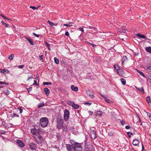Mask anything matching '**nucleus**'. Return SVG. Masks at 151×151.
<instances>
[{
	"mask_svg": "<svg viewBox=\"0 0 151 151\" xmlns=\"http://www.w3.org/2000/svg\"><path fill=\"white\" fill-rule=\"evenodd\" d=\"M63 126V120L61 116L57 118V127L58 129H62Z\"/></svg>",
	"mask_w": 151,
	"mask_h": 151,
	"instance_id": "f257e3e1",
	"label": "nucleus"
},
{
	"mask_svg": "<svg viewBox=\"0 0 151 151\" xmlns=\"http://www.w3.org/2000/svg\"><path fill=\"white\" fill-rule=\"evenodd\" d=\"M40 123L42 127H46L48 124L49 121L46 117H42L40 119Z\"/></svg>",
	"mask_w": 151,
	"mask_h": 151,
	"instance_id": "f03ea898",
	"label": "nucleus"
},
{
	"mask_svg": "<svg viewBox=\"0 0 151 151\" xmlns=\"http://www.w3.org/2000/svg\"><path fill=\"white\" fill-rule=\"evenodd\" d=\"M73 148L74 151H82L83 147H81V144L75 142L73 144Z\"/></svg>",
	"mask_w": 151,
	"mask_h": 151,
	"instance_id": "7ed1b4c3",
	"label": "nucleus"
},
{
	"mask_svg": "<svg viewBox=\"0 0 151 151\" xmlns=\"http://www.w3.org/2000/svg\"><path fill=\"white\" fill-rule=\"evenodd\" d=\"M37 134V135L34 136L33 137L35 140L36 141L37 144H41L43 141V138L40 135H38V134Z\"/></svg>",
	"mask_w": 151,
	"mask_h": 151,
	"instance_id": "20e7f679",
	"label": "nucleus"
},
{
	"mask_svg": "<svg viewBox=\"0 0 151 151\" xmlns=\"http://www.w3.org/2000/svg\"><path fill=\"white\" fill-rule=\"evenodd\" d=\"M60 61L61 66H71L70 64H68V60H66L65 58H63L62 60L60 59Z\"/></svg>",
	"mask_w": 151,
	"mask_h": 151,
	"instance_id": "39448f33",
	"label": "nucleus"
},
{
	"mask_svg": "<svg viewBox=\"0 0 151 151\" xmlns=\"http://www.w3.org/2000/svg\"><path fill=\"white\" fill-rule=\"evenodd\" d=\"M70 112L68 110H65L64 114V119L65 121H68L69 118Z\"/></svg>",
	"mask_w": 151,
	"mask_h": 151,
	"instance_id": "423d86ee",
	"label": "nucleus"
},
{
	"mask_svg": "<svg viewBox=\"0 0 151 151\" xmlns=\"http://www.w3.org/2000/svg\"><path fill=\"white\" fill-rule=\"evenodd\" d=\"M115 70H116L117 73L119 75H122L123 73V71L122 69H121L120 67H114Z\"/></svg>",
	"mask_w": 151,
	"mask_h": 151,
	"instance_id": "0eeeda50",
	"label": "nucleus"
},
{
	"mask_svg": "<svg viewBox=\"0 0 151 151\" xmlns=\"http://www.w3.org/2000/svg\"><path fill=\"white\" fill-rule=\"evenodd\" d=\"M90 134L91 138L93 139H95L97 137L96 131L94 130L91 129L90 131Z\"/></svg>",
	"mask_w": 151,
	"mask_h": 151,
	"instance_id": "6e6552de",
	"label": "nucleus"
},
{
	"mask_svg": "<svg viewBox=\"0 0 151 151\" xmlns=\"http://www.w3.org/2000/svg\"><path fill=\"white\" fill-rule=\"evenodd\" d=\"M29 148L31 150H35L37 148L36 144L34 143H31L29 145Z\"/></svg>",
	"mask_w": 151,
	"mask_h": 151,
	"instance_id": "1a4fd4ad",
	"label": "nucleus"
},
{
	"mask_svg": "<svg viewBox=\"0 0 151 151\" xmlns=\"http://www.w3.org/2000/svg\"><path fill=\"white\" fill-rule=\"evenodd\" d=\"M16 142L17 145L20 147H23L24 146V144L19 139H17Z\"/></svg>",
	"mask_w": 151,
	"mask_h": 151,
	"instance_id": "9d476101",
	"label": "nucleus"
},
{
	"mask_svg": "<svg viewBox=\"0 0 151 151\" xmlns=\"http://www.w3.org/2000/svg\"><path fill=\"white\" fill-rule=\"evenodd\" d=\"M31 133L33 135L35 136V135H37V129L34 128L31 129Z\"/></svg>",
	"mask_w": 151,
	"mask_h": 151,
	"instance_id": "9b49d317",
	"label": "nucleus"
},
{
	"mask_svg": "<svg viewBox=\"0 0 151 151\" xmlns=\"http://www.w3.org/2000/svg\"><path fill=\"white\" fill-rule=\"evenodd\" d=\"M25 38L29 41L31 45H34V42L32 39L30 37L25 36Z\"/></svg>",
	"mask_w": 151,
	"mask_h": 151,
	"instance_id": "f8f14e48",
	"label": "nucleus"
},
{
	"mask_svg": "<svg viewBox=\"0 0 151 151\" xmlns=\"http://www.w3.org/2000/svg\"><path fill=\"white\" fill-rule=\"evenodd\" d=\"M127 58L125 56H123L122 58V64L124 65L127 62Z\"/></svg>",
	"mask_w": 151,
	"mask_h": 151,
	"instance_id": "ddd939ff",
	"label": "nucleus"
},
{
	"mask_svg": "<svg viewBox=\"0 0 151 151\" xmlns=\"http://www.w3.org/2000/svg\"><path fill=\"white\" fill-rule=\"evenodd\" d=\"M66 147L68 151H72L73 145H71L69 144H67L66 145Z\"/></svg>",
	"mask_w": 151,
	"mask_h": 151,
	"instance_id": "4468645a",
	"label": "nucleus"
},
{
	"mask_svg": "<svg viewBox=\"0 0 151 151\" xmlns=\"http://www.w3.org/2000/svg\"><path fill=\"white\" fill-rule=\"evenodd\" d=\"M140 142L139 140L137 139H134L133 141V144L134 146H138Z\"/></svg>",
	"mask_w": 151,
	"mask_h": 151,
	"instance_id": "2eb2a0df",
	"label": "nucleus"
},
{
	"mask_svg": "<svg viewBox=\"0 0 151 151\" xmlns=\"http://www.w3.org/2000/svg\"><path fill=\"white\" fill-rule=\"evenodd\" d=\"M44 91L45 92L46 95L47 96H48L50 93V90L47 88H44Z\"/></svg>",
	"mask_w": 151,
	"mask_h": 151,
	"instance_id": "dca6fc26",
	"label": "nucleus"
},
{
	"mask_svg": "<svg viewBox=\"0 0 151 151\" xmlns=\"http://www.w3.org/2000/svg\"><path fill=\"white\" fill-rule=\"evenodd\" d=\"M44 133V131L42 129L39 128L37 129V134L38 135H40V134H42Z\"/></svg>",
	"mask_w": 151,
	"mask_h": 151,
	"instance_id": "f3484780",
	"label": "nucleus"
},
{
	"mask_svg": "<svg viewBox=\"0 0 151 151\" xmlns=\"http://www.w3.org/2000/svg\"><path fill=\"white\" fill-rule=\"evenodd\" d=\"M137 37L139 38H141L142 39H145L146 40L149 39H147L145 36L142 35L140 34H137Z\"/></svg>",
	"mask_w": 151,
	"mask_h": 151,
	"instance_id": "a211bd4d",
	"label": "nucleus"
},
{
	"mask_svg": "<svg viewBox=\"0 0 151 151\" xmlns=\"http://www.w3.org/2000/svg\"><path fill=\"white\" fill-rule=\"evenodd\" d=\"M44 44H45V46L47 48L48 50L50 51L51 50L50 47V45L46 41L44 42Z\"/></svg>",
	"mask_w": 151,
	"mask_h": 151,
	"instance_id": "6ab92c4d",
	"label": "nucleus"
},
{
	"mask_svg": "<svg viewBox=\"0 0 151 151\" xmlns=\"http://www.w3.org/2000/svg\"><path fill=\"white\" fill-rule=\"evenodd\" d=\"M71 90L74 91H77L78 88L77 87H75L73 85H72L71 86Z\"/></svg>",
	"mask_w": 151,
	"mask_h": 151,
	"instance_id": "aec40b11",
	"label": "nucleus"
},
{
	"mask_svg": "<svg viewBox=\"0 0 151 151\" xmlns=\"http://www.w3.org/2000/svg\"><path fill=\"white\" fill-rule=\"evenodd\" d=\"M1 72L3 74H6V73H9V71L6 69H4L2 70Z\"/></svg>",
	"mask_w": 151,
	"mask_h": 151,
	"instance_id": "412c9836",
	"label": "nucleus"
},
{
	"mask_svg": "<svg viewBox=\"0 0 151 151\" xmlns=\"http://www.w3.org/2000/svg\"><path fill=\"white\" fill-rule=\"evenodd\" d=\"M11 116L12 118H13L15 117H19V116L18 114H17L16 113H13L11 115Z\"/></svg>",
	"mask_w": 151,
	"mask_h": 151,
	"instance_id": "4be33fe9",
	"label": "nucleus"
},
{
	"mask_svg": "<svg viewBox=\"0 0 151 151\" xmlns=\"http://www.w3.org/2000/svg\"><path fill=\"white\" fill-rule=\"evenodd\" d=\"M41 5H39L37 7H36L34 6H29V8L32 9L33 10H35V9H38V8Z\"/></svg>",
	"mask_w": 151,
	"mask_h": 151,
	"instance_id": "5701e85b",
	"label": "nucleus"
},
{
	"mask_svg": "<svg viewBox=\"0 0 151 151\" xmlns=\"http://www.w3.org/2000/svg\"><path fill=\"white\" fill-rule=\"evenodd\" d=\"M145 50L147 52L151 53V47L150 46L146 47Z\"/></svg>",
	"mask_w": 151,
	"mask_h": 151,
	"instance_id": "b1692460",
	"label": "nucleus"
},
{
	"mask_svg": "<svg viewBox=\"0 0 151 151\" xmlns=\"http://www.w3.org/2000/svg\"><path fill=\"white\" fill-rule=\"evenodd\" d=\"M54 63L56 64H58L59 63L60 60L56 57H55L54 58Z\"/></svg>",
	"mask_w": 151,
	"mask_h": 151,
	"instance_id": "393cba45",
	"label": "nucleus"
},
{
	"mask_svg": "<svg viewBox=\"0 0 151 151\" xmlns=\"http://www.w3.org/2000/svg\"><path fill=\"white\" fill-rule=\"evenodd\" d=\"M104 100L107 103L109 104H111L112 103V101L109 99H108L107 98H105L104 97Z\"/></svg>",
	"mask_w": 151,
	"mask_h": 151,
	"instance_id": "a878e982",
	"label": "nucleus"
},
{
	"mask_svg": "<svg viewBox=\"0 0 151 151\" xmlns=\"http://www.w3.org/2000/svg\"><path fill=\"white\" fill-rule=\"evenodd\" d=\"M1 23L2 24L5 25L6 27H10V26L8 24L5 23L3 20L1 22Z\"/></svg>",
	"mask_w": 151,
	"mask_h": 151,
	"instance_id": "bb28decb",
	"label": "nucleus"
},
{
	"mask_svg": "<svg viewBox=\"0 0 151 151\" xmlns=\"http://www.w3.org/2000/svg\"><path fill=\"white\" fill-rule=\"evenodd\" d=\"M24 108L22 106H19L17 108V109H19V111L20 114H22Z\"/></svg>",
	"mask_w": 151,
	"mask_h": 151,
	"instance_id": "cd10ccee",
	"label": "nucleus"
},
{
	"mask_svg": "<svg viewBox=\"0 0 151 151\" xmlns=\"http://www.w3.org/2000/svg\"><path fill=\"white\" fill-rule=\"evenodd\" d=\"M146 100L148 102L149 104L151 106V101L150 100V98L149 96H148L147 97Z\"/></svg>",
	"mask_w": 151,
	"mask_h": 151,
	"instance_id": "c85d7f7f",
	"label": "nucleus"
},
{
	"mask_svg": "<svg viewBox=\"0 0 151 151\" xmlns=\"http://www.w3.org/2000/svg\"><path fill=\"white\" fill-rule=\"evenodd\" d=\"M56 137L59 140L61 139H62L61 136L60 135L59 133H57L56 135Z\"/></svg>",
	"mask_w": 151,
	"mask_h": 151,
	"instance_id": "c756f323",
	"label": "nucleus"
},
{
	"mask_svg": "<svg viewBox=\"0 0 151 151\" xmlns=\"http://www.w3.org/2000/svg\"><path fill=\"white\" fill-rule=\"evenodd\" d=\"M14 57V55L13 54H11L10 55H9L8 58L10 60H13Z\"/></svg>",
	"mask_w": 151,
	"mask_h": 151,
	"instance_id": "7c9ffc66",
	"label": "nucleus"
},
{
	"mask_svg": "<svg viewBox=\"0 0 151 151\" xmlns=\"http://www.w3.org/2000/svg\"><path fill=\"white\" fill-rule=\"evenodd\" d=\"M135 88L137 90H138L140 91L143 92L144 91V89L142 87L141 88H138L136 87Z\"/></svg>",
	"mask_w": 151,
	"mask_h": 151,
	"instance_id": "2f4dec72",
	"label": "nucleus"
},
{
	"mask_svg": "<svg viewBox=\"0 0 151 151\" xmlns=\"http://www.w3.org/2000/svg\"><path fill=\"white\" fill-rule=\"evenodd\" d=\"M72 107L75 109H78L79 108V105L75 104V103H74Z\"/></svg>",
	"mask_w": 151,
	"mask_h": 151,
	"instance_id": "473e14b6",
	"label": "nucleus"
},
{
	"mask_svg": "<svg viewBox=\"0 0 151 151\" xmlns=\"http://www.w3.org/2000/svg\"><path fill=\"white\" fill-rule=\"evenodd\" d=\"M120 80H121V82L122 83L123 85H125V84L126 83V80L122 78V79H121Z\"/></svg>",
	"mask_w": 151,
	"mask_h": 151,
	"instance_id": "72a5a7b5",
	"label": "nucleus"
},
{
	"mask_svg": "<svg viewBox=\"0 0 151 151\" xmlns=\"http://www.w3.org/2000/svg\"><path fill=\"white\" fill-rule=\"evenodd\" d=\"M137 71L138 73H139L140 74L141 76H142L144 78L145 77V75L143 74V73L142 72L140 71L139 70H137Z\"/></svg>",
	"mask_w": 151,
	"mask_h": 151,
	"instance_id": "f704fd0d",
	"label": "nucleus"
},
{
	"mask_svg": "<svg viewBox=\"0 0 151 151\" xmlns=\"http://www.w3.org/2000/svg\"><path fill=\"white\" fill-rule=\"evenodd\" d=\"M102 114V111H98L96 112V116H100Z\"/></svg>",
	"mask_w": 151,
	"mask_h": 151,
	"instance_id": "c9c22d12",
	"label": "nucleus"
},
{
	"mask_svg": "<svg viewBox=\"0 0 151 151\" xmlns=\"http://www.w3.org/2000/svg\"><path fill=\"white\" fill-rule=\"evenodd\" d=\"M2 125L5 128H6V127H7V123H5V122H2Z\"/></svg>",
	"mask_w": 151,
	"mask_h": 151,
	"instance_id": "e433bc0d",
	"label": "nucleus"
},
{
	"mask_svg": "<svg viewBox=\"0 0 151 151\" xmlns=\"http://www.w3.org/2000/svg\"><path fill=\"white\" fill-rule=\"evenodd\" d=\"M74 102H72L70 101H68V104H69L70 106H73V104L74 103Z\"/></svg>",
	"mask_w": 151,
	"mask_h": 151,
	"instance_id": "4c0bfd02",
	"label": "nucleus"
},
{
	"mask_svg": "<svg viewBox=\"0 0 151 151\" xmlns=\"http://www.w3.org/2000/svg\"><path fill=\"white\" fill-rule=\"evenodd\" d=\"M52 84V83L51 82H44L43 83V85L44 86L45 85H51Z\"/></svg>",
	"mask_w": 151,
	"mask_h": 151,
	"instance_id": "58836bf2",
	"label": "nucleus"
},
{
	"mask_svg": "<svg viewBox=\"0 0 151 151\" xmlns=\"http://www.w3.org/2000/svg\"><path fill=\"white\" fill-rule=\"evenodd\" d=\"M96 63H99L101 61V59L100 58H96Z\"/></svg>",
	"mask_w": 151,
	"mask_h": 151,
	"instance_id": "ea45409f",
	"label": "nucleus"
},
{
	"mask_svg": "<svg viewBox=\"0 0 151 151\" xmlns=\"http://www.w3.org/2000/svg\"><path fill=\"white\" fill-rule=\"evenodd\" d=\"M89 29H92L94 30L95 31H96L97 30L95 28V27H92V26H89L88 27Z\"/></svg>",
	"mask_w": 151,
	"mask_h": 151,
	"instance_id": "a19ab883",
	"label": "nucleus"
},
{
	"mask_svg": "<svg viewBox=\"0 0 151 151\" xmlns=\"http://www.w3.org/2000/svg\"><path fill=\"white\" fill-rule=\"evenodd\" d=\"M127 134L129 137L130 138L131 137V136L133 134L131 132H127Z\"/></svg>",
	"mask_w": 151,
	"mask_h": 151,
	"instance_id": "79ce46f5",
	"label": "nucleus"
},
{
	"mask_svg": "<svg viewBox=\"0 0 151 151\" xmlns=\"http://www.w3.org/2000/svg\"><path fill=\"white\" fill-rule=\"evenodd\" d=\"M44 105V104L43 103H40L39 104V105L38 106V108H40L41 107H42Z\"/></svg>",
	"mask_w": 151,
	"mask_h": 151,
	"instance_id": "37998d69",
	"label": "nucleus"
},
{
	"mask_svg": "<svg viewBox=\"0 0 151 151\" xmlns=\"http://www.w3.org/2000/svg\"><path fill=\"white\" fill-rule=\"evenodd\" d=\"M52 62L51 61H50V62H49L47 64V65H46V66H52Z\"/></svg>",
	"mask_w": 151,
	"mask_h": 151,
	"instance_id": "c03bdc74",
	"label": "nucleus"
},
{
	"mask_svg": "<svg viewBox=\"0 0 151 151\" xmlns=\"http://www.w3.org/2000/svg\"><path fill=\"white\" fill-rule=\"evenodd\" d=\"M147 115L149 118L148 119L151 121V114L147 112Z\"/></svg>",
	"mask_w": 151,
	"mask_h": 151,
	"instance_id": "a18cd8bd",
	"label": "nucleus"
},
{
	"mask_svg": "<svg viewBox=\"0 0 151 151\" xmlns=\"http://www.w3.org/2000/svg\"><path fill=\"white\" fill-rule=\"evenodd\" d=\"M43 55H40L39 56V58L40 59V60L41 61H43Z\"/></svg>",
	"mask_w": 151,
	"mask_h": 151,
	"instance_id": "49530a36",
	"label": "nucleus"
},
{
	"mask_svg": "<svg viewBox=\"0 0 151 151\" xmlns=\"http://www.w3.org/2000/svg\"><path fill=\"white\" fill-rule=\"evenodd\" d=\"M65 35V36L68 37L69 36V34L68 31H66Z\"/></svg>",
	"mask_w": 151,
	"mask_h": 151,
	"instance_id": "de8ad7c7",
	"label": "nucleus"
},
{
	"mask_svg": "<svg viewBox=\"0 0 151 151\" xmlns=\"http://www.w3.org/2000/svg\"><path fill=\"white\" fill-rule=\"evenodd\" d=\"M48 23L51 25H53L54 24V23L51 22H50V21L49 20H48L47 21Z\"/></svg>",
	"mask_w": 151,
	"mask_h": 151,
	"instance_id": "09e8293b",
	"label": "nucleus"
},
{
	"mask_svg": "<svg viewBox=\"0 0 151 151\" xmlns=\"http://www.w3.org/2000/svg\"><path fill=\"white\" fill-rule=\"evenodd\" d=\"M33 35L35 36L36 37H39L40 36L39 34H37L35 33H33Z\"/></svg>",
	"mask_w": 151,
	"mask_h": 151,
	"instance_id": "8fccbe9b",
	"label": "nucleus"
},
{
	"mask_svg": "<svg viewBox=\"0 0 151 151\" xmlns=\"http://www.w3.org/2000/svg\"><path fill=\"white\" fill-rule=\"evenodd\" d=\"M79 30L81 31L82 32H84V29L83 28L81 27L79 28Z\"/></svg>",
	"mask_w": 151,
	"mask_h": 151,
	"instance_id": "3c124183",
	"label": "nucleus"
},
{
	"mask_svg": "<svg viewBox=\"0 0 151 151\" xmlns=\"http://www.w3.org/2000/svg\"><path fill=\"white\" fill-rule=\"evenodd\" d=\"M63 26H66L67 27H70V26H72V25H70L69 24H63Z\"/></svg>",
	"mask_w": 151,
	"mask_h": 151,
	"instance_id": "603ef678",
	"label": "nucleus"
},
{
	"mask_svg": "<svg viewBox=\"0 0 151 151\" xmlns=\"http://www.w3.org/2000/svg\"><path fill=\"white\" fill-rule=\"evenodd\" d=\"M146 69L149 70L151 72V67H146Z\"/></svg>",
	"mask_w": 151,
	"mask_h": 151,
	"instance_id": "864d4df0",
	"label": "nucleus"
},
{
	"mask_svg": "<svg viewBox=\"0 0 151 151\" xmlns=\"http://www.w3.org/2000/svg\"><path fill=\"white\" fill-rule=\"evenodd\" d=\"M5 93L6 94V95H9V94H10V91H8V90H7L6 91H5Z\"/></svg>",
	"mask_w": 151,
	"mask_h": 151,
	"instance_id": "5fc2aeb1",
	"label": "nucleus"
},
{
	"mask_svg": "<svg viewBox=\"0 0 151 151\" xmlns=\"http://www.w3.org/2000/svg\"><path fill=\"white\" fill-rule=\"evenodd\" d=\"M6 132V131H4L2 130V131H0V134H3L4 133H5Z\"/></svg>",
	"mask_w": 151,
	"mask_h": 151,
	"instance_id": "6e6d98bb",
	"label": "nucleus"
},
{
	"mask_svg": "<svg viewBox=\"0 0 151 151\" xmlns=\"http://www.w3.org/2000/svg\"><path fill=\"white\" fill-rule=\"evenodd\" d=\"M32 87H30L27 89V90L28 91V92H29L30 91H31L32 90Z\"/></svg>",
	"mask_w": 151,
	"mask_h": 151,
	"instance_id": "4d7b16f0",
	"label": "nucleus"
},
{
	"mask_svg": "<svg viewBox=\"0 0 151 151\" xmlns=\"http://www.w3.org/2000/svg\"><path fill=\"white\" fill-rule=\"evenodd\" d=\"M120 122L122 125H124L125 124L124 122L122 120L120 121Z\"/></svg>",
	"mask_w": 151,
	"mask_h": 151,
	"instance_id": "13d9d810",
	"label": "nucleus"
},
{
	"mask_svg": "<svg viewBox=\"0 0 151 151\" xmlns=\"http://www.w3.org/2000/svg\"><path fill=\"white\" fill-rule=\"evenodd\" d=\"M130 127L129 126V125H127L125 127V128L127 129H128L129 128H130Z\"/></svg>",
	"mask_w": 151,
	"mask_h": 151,
	"instance_id": "bf43d9fd",
	"label": "nucleus"
},
{
	"mask_svg": "<svg viewBox=\"0 0 151 151\" xmlns=\"http://www.w3.org/2000/svg\"><path fill=\"white\" fill-rule=\"evenodd\" d=\"M84 104H87L89 106H90L91 105V103H89V102H86L84 103Z\"/></svg>",
	"mask_w": 151,
	"mask_h": 151,
	"instance_id": "052dcab7",
	"label": "nucleus"
},
{
	"mask_svg": "<svg viewBox=\"0 0 151 151\" xmlns=\"http://www.w3.org/2000/svg\"><path fill=\"white\" fill-rule=\"evenodd\" d=\"M33 85H36L37 86H38V84L37 83V82L36 81H34V83L33 84Z\"/></svg>",
	"mask_w": 151,
	"mask_h": 151,
	"instance_id": "680f3d73",
	"label": "nucleus"
},
{
	"mask_svg": "<svg viewBox=\"0 0 151 151\" xmlns=\"http://www.w3.org/2000/svg\"><path fill=\"white\" fill-rule=\"evenodd\" d=\"M86 43H88L89 45H91V44H92L90 42H88V41L86 42Z\"/></svg>",
	"mask_w": 151,
	"mask_h": 151,
	"instance_id": "e2e57ef3",
	"label": "nucleus"
},
{
	"mask_svg": "<svg viewBox=\"0 0 151 151\" xmlns=\"http://www.w3.org/2000/svg\"><path fill=\"white\" fill-rule=\"evenodd\" d=\"M33 78L32 76H31L30 77L28 78L27 79V81L29 80L30 79L32 78Z\"/></svg>",
	"mask_w": 151,
	"mask_h": 151,
	"instance_id": "0e129e2a",
	"label": "nucleus"
},
{
	"mask_svg": "<svg viewBox=\"0 0 151 151\" xmlns=\"http://www.w3.org/2000/svg\"><path fill=\"white\" fill-rule=\"evenodd\" d=\"M108 134L109 136H111L113 135V133L112 132H110L108 133Z\"/></svg>",
	"mask_w": 151,
	"mask_h": 151,
	"instance_id": "69168bd1",
	"label": "nucleus"
},
{
	"mask_svg": "<svg viewBox=\"0 0 151 151\" xmlns=\"http://www.w3.org/2000/svg\"><path fill=\"white\" fill-rule=\"evenodd\" d=\"M91 46H92L93 47V48L94 47H96V45L93 44H91Z\"/></svg>",
	"mask_w": 151,
	"mask_h": 151,
	"instance_id": "338daca9",
	"label": "nucleus"
},
{
	"mask_svg": "<svg viewBox=\"0 0 151 151\" xmlns=\"http://www.w3.org/2000/svg\"><path fill=\"white\" fill-rule=\"evenodd\" d=\"M2 17L3 18L5 19H6V17L4 15H3V16H2Z\"/></svg>",
	"mask_w": 151,
	"mask_h": 151,
	"instance_id": "774afa93",
	"label": "nucleus"
}]
</instances>
